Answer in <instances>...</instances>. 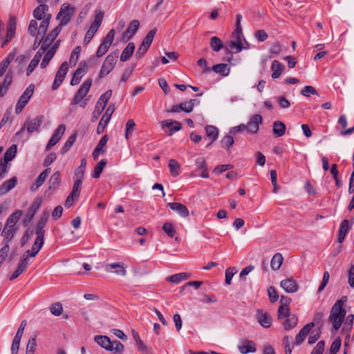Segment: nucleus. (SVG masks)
Segmentation results:
<instances>
[{"instance_id":"bb28decb","label":"nucleus","mask_w":354,"mask_h":354,"mask_svg":"<svg viewBox=\"0 0 354 354\" xmlns=\"http://www.w3.org/2000/svg\"><path fill=\"white\" fill-rule=\"evenodd\" d=\"M115 108L113 105H110L106 109L105 113L102 117L100 123L98 124V129L102 127V131L104 130V127L107 125L109 120H111V115L114 112Z\"/></svg>"},{"instance_id":"f03ea898","label":"nucleus","mask_w":354,"mask_h":354,"mask_svg":"<svg viewBox=\"0 0 354 354\" xmlns=\"http://www.w3.org/2000/svg\"><path fill=\"white\" fill-rule=\"evenodd\" d=\"M346 301V297H342L339 300L337 301L332 307L328 320L336 330L341 327L345 317L346 312L344 308V305Z\"/></svg>"},{"instance_id":"338daca9","label":"nucleus","mask_w":354,"mask_h":354,"mask_svg":"<svg viewBox=\"0 0 354 354\" xmlns=\"http://www.w3.org/2000/svg\"><path fill=\"white\" fill-rule=\"evenodd\" d=\"M115 36V32L113 29H111L106 35L102 43L105 44L108 46H111Z\"/></svg>"},{"instance_id":"72a5a7b5","label":"nucleus","mask_w":354,"mask_h":354,"mask_svg":"<svg viewBox=\"0 0 354 354\" xmlns=\"http://www.w3.org/2000/svg\"><path fill=\"white\" fill-rule=\"evenodd\" d=\"M284 66L279 61L274 60L271 66L272 75L271 77L273 79L279 77L282 72L283 71Z\"/></svg>"},{"instance_id":"603ef678","label":"nucleus","mask_w":354,"mask_h":354,"mask_svg":"<svg viewBox=\"0 0 354 354\" xmlns=\"http://www.w3.org/2000/svg\"><path fill=\"white\" fill-rule=\"evenodd\" d=\"M156 31V28L151 30L143 39L142 44L149 48L153 41Z\"/></svg>"},{"instance_id":"4d7b16f0","label":"nucleus","mask_w":354,"mask_h":354,"mask_svg":"<svg viewBox=\"0 0 354 354\" xmlns=\"http://www.w3.org/2000/svg\"><path fill=\"white\" fill-rule=\"evenodd\" d=\"M49 309L50 313L55 316H59L63 311L62 305L59 302L52 304Z\"/></svg>"},{"instance_id":"4be33fe9","label":"nucleus","mask_w":354,"mask_h":354,"mask_svg":"<svg viewBox=\"0 0 354 354\" xmlns=\"http://www.w3.org/2000/svg\"><path fill=\"white\" fill-rule=\"evenodd\" d=\"M167 206L173 211L176 212L180 216L187 218L189 215L188 209L180 203H169Z\"/></svg>"},{"instance_id":"9b49d317","label":"nucleus","mask_w":354,"mask_h":354,"mask_svg":"<svg viewBox=\"0 0 354 354\" xmlns=\"http://www.w3.org/2000/svg\"><path fill=\"white\" fill-rule=\"evenodd\" d=\"M256 318L258 323L263 328H268L272 325V319L271 316L263 310H257Z\"/></svg>"},{"instance_id":"aec40b11","label":"nucleus","mask_w":354,"mask_h":354,"mask_svg":"<svg viewBox=\"0 0 354 354\" xmlns=\"http://www.w3.org/2000/svg\"><path fill=\"white\" fill-rule=\"evenodd\" d=\"M353 225V222H351L350 221L347 219H344L340 224L339 232H338V238L337 241L339 243H342L351 228V226Z\"/></svg>"},{"instance_id":"f704fd0d","label":"nucleus","mask_w":354,"mask_h":354,"mask_svg":"<svg viewBox=\"0 0 354 354\" xmlns=\"http://www.w3.org/2000/svg\"><path fill=\"white\" fill-rule=\"evenodd\" d=\"M284 320L281 322L283 328L286 330H289L295 328L298 322V319L295 315H290L288 317L283 319Z\"/></svg>"},{"instance_id":"a19ab883","label":"nucleus","mask_w":354,"mask_h":354,"mask_svg":"<svg viewBox=\"0 0 354 354\" xmlns=\"http://www.w3.org/2000/svg\"><path fill=\"white\" fill-rule=\"evenodd\" d=\"M283 256L281 253H276L271 259L270 266L274 270H279L283 263Z\"/></svg>"},{"instance_id":"c9c22d12","label":"nucleus","mask_w":354,"mask_h":354,"mask_svg":"<svg viewBox=\"0 0 354 354\" xmlns=\"http://www.w3.org/2000/svg\"><path fill=\"white\" fill-rule=\"evenodd\" d=\"M241 36L242 35H234L236 39V41H232L229 44V46L230 48L234 50V53H239L242 49L248 48V46L247 47L243 46L241 38Z\"/></svg>"},{"instance_id":"4468645a","label":"nucleus","mask_w":354,"mask_h":354,"mask_svg":"<svg viewBox=\"0 0 354 354\" xmlns=\"http://www.w3.org/2000/svg\"><path fill=\"white\" fill-rule=\"evenodd\" d=\"M104 15V13L102 11H100L95 14L94 21L91 24L89 29L86 33L87 35L91 36L92 37L95 35L96 32L98 30L100 26H101Z\"/></svg>"},{"instance_id":"4c0bfd02","label":"nucleus","mask_w":354,"mask_h":354,"mask_svg":"<svg viewBox=\"0 0 354 354\" xmlns=\"http://www.w3.org/2000/svg\"><path fill=\"white\" fill-rule=\"evenodd\" d=\"M272 131L276 136H283L286 133V125L281 121H275L272 124Z\"/></svg>"},{"instance_id":"58836bf2","label":"nucleus","mask_w":354,"mask_h":354,"mask_svg":"<svg viewBox=\"0 0 354 354\" xmlns=\"http://www.w3.org/2000/svg\"><path fill=\"white\" fill-rule=\"evenodd\" d=\"M189 277V274L186 272H180L176 274H173L167 278V281L174 283H178L184 280H186Z\"/></svg>"},{"instance_id":"774afa93","label":"nucleus","mask_w":354,"mask_h":354,"mask_svg":"<svg viewBox=\"0 0 354 354\" xmlns=\"http://www.w3.org/2000/svg\"><path fill=\"white\" fill-rule=\"evenodd\" d=\"M301 93L306 97H309L310 94L317 95V91L312 86H305L301 90Z\"/></svg>"},{"instance_id":"a18cd8bd","label":"nucleus","mask_w":354,"mask_h":354,"mask_svg":"<svg viewBox=\"0 0 354 354\" xmlns=\"http://www.w3.org/2000/svg\"><path fill=\"white\" fill-rule=\"evenodd\" d=\"M168 166L169 168L170 173L173 176H177L179 175L180 165L176 160H169Z\"/></svg>"},{"instance_id":"7ed1b4c3","label":"nucleus","mask_w":354,"mask_h":354,"mask_svg":"<svg viewBox=\"0 0 354 354\" xmlns=\"http://www.w3.org/2000/svg\"><path fill=\"white\" fill-rule=\"evenodd\" d=\"M94 340L99 346L112 354H122L124 350V346L120 342H111L106 335H95Z\"/></svg>"},{"instance_id":"dca6fc26","label":"nucleus","mask_w":354,"mask_h":354,"mask_svg":"<svg viewBox=\"0 0 354 354\" xmlns=\"http://www.w3.org/2000/svg\"><path fill=\"white\" fill-rule=\"evenodd\" d=\"M109 138L107 135H104L101 138L96 147L92 153V156L95 160H96L99 156L104 154L106 152V144Z\"/></svg>"},{"instance_id":"b1692460","label":"nucleus","mask_w":354,"mask_h":354,"mask_svg":"<svg viewBox=\"0 0 354 354\" xmlns=\"http://www.w3.org/2000/svg\"><path fill=\"white\" fill-rule=\"evenodd\" d=\"M50 168H46L39 175L37 178L36 179L35 184H33L30 187L31 192H35L39 187H41L44 184V183L48 178L49 174L50 173Z\"/></svg>"},{"instance_id":"680f3d73","label":"nucleus","mask_w":354,"mask_h":354,"mask_svg":"<svg viewBox=\"0 0 354 354\" xmlns=\"http://www.w3.org/2000/svg\"><path fill=\"white\" fill-rule=\"evenodd\" d=\"M268 294L271 303H274L278 300L279 295L274 287L270 286L268 289Z\"/></svg>"},{"instance_id":"f257e3e1","label":"nucleus","mask_w":354,"mask_h":354,"mask_svg":"<svg viewBox=\"0 0 354 354\" xmlns=\"http://www.w3.org/2000/svg\"><path fill=\"white\" fill-rule=\"evenodd\" d=\"M22 215L21 210H17L11 214L7 218L4 227L1 232V236L3 237V245H9V243L14 237L17 231V223Z\"/></svg>"},{"instance_id":"9d476101","label":"nucleus","mask_w":354,"mask_h":354,"mask_svg":"<svg viewBox=\"0 0 354 354\" xmlns=\"http://www.w3.org/2000/svg\"><path fill=\"white\" fill-rule=\"evenodd\" d=\"M44 120V116L39 115L37 116L30 121H28L20 129V132L24 131L25 127L26 126L27 131L29 133H33L39 130L41 124H42Z\"/></svg>"},{"instance_id":"37998d69","label":"nucleus","mask_w":354,"mask_h":354,"mask_svg":"<svg viewBox=\"0 0 354 354\" xmlns=\"http://www.w3.org/2000/svg\"><path fill=\"white\" fill-rule=\"evenodd\" d=\"M17 153V145H11L5 152L3 161L8 163L9 161H11Z\"/></svg>"},{"instance_id":"49530a36","label":"nucleus","mask_w":354,"mask_h":354,"mask_svg":"<svg viewBox=\"0 0 354 354\" xmlns=\"http://www.w3.org/2000/svg\"><path fill=\"white\" fill-rule=\"evenodd\" d=\"M106 164L107 161L105 159L101 160L94 168L92 174L93 178H98Z\"/></svg>"},{"instance_id":"7c9ffc66","label":"nucleus","mask_w":354,"mask_h":354,"mask_svg":"<svg viewBox=\"0 0 354 354\" xmlns=\"http://www.w3.org/2000/svg\"><path fill=\"white\" fill-rule=\"evenodd\" d=\"M12 82V73L9 72L6 74L3 82L0 84V97H3L7 93Z\"/></svg>"},{"instance_id":"6e6552de","label":"nucleus","mask_w":354,"mask_h":354,"mask_svg":"<svg viewBox=\"0 0 354 354\" xmlns=\"http://www.w3.org/2000/svg\"><path fill=\"white\" fill-rule=\"evenodd\" d=\"M112 95V91L108 90L102 94L97 102L95 110L93 111V116L97 118L104 111L108 101Z\"/></svg>"},{"instance_id":"39448f33","label":"nucleus","mask_w":354,"mask_h":354,"mask_svg":"<svg viewBox=\"0 0 354 354\" xmlns=\"http://www.w3.org/2000/svg\"><path fill=\"white\" fill-rule=\"evenodd\" d=\"M76 9L68 3H64L59 10L57 15V19H60V22L58 26H61V28L63 26H66L71 21L73 17L75 15Z\"/></svg>"},{"instance_id":"423d86ee","label":"nucleus","mask_w":354,"mask_h":354,"mask_svg":"<svg viewBox=\"0 0 354 354\" xmlns=\"http://www.w3.org/2000/svg\"><path fill=\"white\" fill-rule=\"evenodd\" d=\"M118 52L115 51L111 53H110L105 59V60L103 62V64L101 67L99 77L102 78L107 75L109 73H111L113 68H115V66L116 64V62L118 61Z\"/></svg>"},{"instance_id":"20e7f679","label":"nucleus","mask_w":354,"mask_h":354,"mask_svg":"<svg viewBox=\"0 0 354 354\" xmlns=\"http://www.w3.org/2000/svg\"><path fill=\"white\" fill-rule=\"evenodd\" d=\"M91 84L92 80L88 79L81 85L71 102L72 105L80 104V106L83 108L86 106V100L84 101H83V100L88 94Z\"/></svg>"},{"instance_id":"69168bd1","label":"nucleus","mask_w":354,"mask_h":354,"mask_svg":"<svg viewBox=\"0 0 354 354\" xmlns=\"http://www.w3.org/2000/svg\"><path fill=\"white\" fill-rule=\"evenodd\" d=\"M162 230L170 237H173L176 233V230L169 223H165L162 226Z\"/></svg>"},{"instance_id":"2f4dec72","label":"nucleus","mask_w":354,"mask_h":354,"mask_svg":"<svg viewBox=\"0 0 354 354\" xmlns=\"http://www.w3.org/2000/svg\"><path fill=\"white\" fill-rule=\"evenodd\" d=\"M61 183L60 174L59 171L55 172L50 178L48 181V190H51L53 192L57 190Z\"/></svg>"},{"instance_id":"de8ad7c7","label":"nucleus","mask_w":354,"mask_h":354,"mask_svg":"<svg viewBox=\"0 0 354 354\" xmlns=\"http://www.w3.org/2000/svg\"><path fill=\"white\" fill-rule=\"evenodd\" d=\"M77 138V133H74L73 135H71L68 139L66 140L64 146L62 147L61 149L62 153H66L73 145Z\"/></svg>"},{"instance_id":"052dcab7","label":"nucleus","mask_w":354,"mask_h":354,"mask_svg":"<svg viewBox=\"0 0 354 354\" xmlns=\"http://www.w3.org/2000/svg\"><path fill=\"white\" fill-rule=\"evenodd\" d=\"M37 347L36 337L29 339L26 346V354H34Z\"/></svg>"},{"instance_id":"0eeeda50","label":"nucleus","mask_w":354,"mask_h":354,"mask_svg":"<svg viewBox=\"0 0 354 354\" xmlns=\"http://www.w3.org/2000/svg\"><path fill=\"white\" fill-rule=\"evenodd\" d=\"M35 86L30 84L20 96L15 107V113L19 114L33 95Z\"/></svg>"},{"instance_id":"6ab92c4d","label":"nucleus","mask_w":354,"mask_h":354,"mask_svg":"<svg viewBox=\"0 0 354 354\" xmlns=\"http://www.w3.org/2000/svg\"><path fill=\"white\" fill-rule=\"evenodd\" d=\"M262 122L261 115L257 114L253 115L245 125L246 131L249 133H256L259 130V124Z\"/></svg>"},{"instance_id":"393cba45","label":"nucleus","mask_w":354,"mask_h":354,"mask_svg":"<svg viewBox=\"0 0 354 354\" xmlns=\"http://www.w3.org/2000/svg\"><path fill=\"white\" fill-rule=\"evenodd\" d=\"M16 55V49L11 51L7 57L0 63V77H2L8 69L11 62L14 59Z\"/></svg>"},{"instance_id":"a211bd4d","label":"nucleus","mask_w":354,"mask_h":354,"mask_svg":"<svg viewBox=\"0 0 354 354\" xmlns=\"http://www.w3.org/2000/svg\"><path fill=\"white\" fill-rule=\"evenodd\" d=\"M281 287L288 293L296 292L298 290V284L292 278H287L280 283Z\"/></svg>"},{"instance_id":"c756f323","label":"nucleus","mask_w":354,"mask_h":354,"mask_svg":"<svg viewBox=\"0 0 354 354\" xmlns=\"http://www.w3.org/2000/svg\"><path fill=\"white\" fill-rule=\"evenodd\" d=\"M196 165L197 169L201 171L200 174V176L203 178H209V172L207 170V165L206 161L203 158H198L196 160Z\"/></svg>"},{"instance_id":"8fccbe9b","label":"nucleus","mask_w":354,"mask_h":354,"mask_svg":"<svg viewBox=\"0 0 354 354\" xmlns=\"http://www.w3.org/2000/svg\"><path fill=\"white\" fill-rule=\"evenodd\" d=\"M136 127V123L133 120H129L125 126V137L128 140L130 137H131L132 133L134 131Z\"/></svg>"},{"instance_id":"473e14b6","label":"nucleus","mask_w":354,"mask_h":354,"mask_svg":"<svg viewBox=\"0 0 354 354\" xmlns=\"http://www.w3.org/2000/svg\"><path fill=\"white\" fill-rule=\"evenodd\" d=\"M135 50V44L133 42H130L127 44L125 48L123 50L121 55H120V61L126 62L129 60L132 56L133 52Z\"/></svg>"},{"instance_id":"bf43d9fd","label":"nucleus","mask_w":354,"mask_h":354,"mask_svg":"<svg viewBox=\"0 0 354 354\" xmlns=\"http://www.w3.org/2000/svg\"><path fill=\"white\" fill-rule=\"evenodd\" d=\"M242 18L243 17L241 14H237L236 15V28L233 32V35H242V27L241 25Z\"/></svg>"},{"instance_id":"e433bc0d","label":"nucleus","mask_w":354,"mask_h":354,"mask_svg":"<svg viewBox=\"0 0 354 354\" xmlns=\"http://www.w3.org/2000/svg\"><path fill=\"white\" fill-rule=\"evenodd\" d=\"M30 250H26L22 255L17 265V269L24 272L29 265Z\"/></svg>"},{"instance_id":"09e8293b","label":"nucleus","mask_w":354,"mask_h":354,"mask_svg":"<svg viewBox=\"0 0 354 354\" xmlns=\"http://www.w3.org/2000/svg\"><path fill=\"white\" fill-rule=\"evenodd\" d=\"M210 46L213 50L218 52L223 48V44L221 39L218 37H212L210 39Z\"/></svg>"},{"instance_id":"79ce46f5","label":"nucleus","mask_w":354,"mask_h":354,"mask_svg":"<svg viewBox=\"0 0 354 354\" xmlns=\"http://www.w3.org/2000/svg\"><path fill=\"white\" fill-rule=\"evenodd\" d=\"M50 19L51 16H48V18L44 19V20H42V21L40 24L38 32L37 35L40 36L41 37V39H44V37L47 32Z\"/></svg>"},{"instance_id":"0e129e2a","label":"nucleus","mask_w":354,"mask_h":354,"mask_svg":"<svg viewBox=\"0 0 354 354\" xmlns=\"http://www.w3.org/2000/svg\"><path fill=\"white\" fill-rule=\"evenodd\" d=\"M233 167V165H230V164H227V165H218L217 167H216L214 169H213V173L215 174V175H219L220 174L223 173V171H225L228 169H230Z\"/></svg>"},{"instance_id":"e2e57ef3","label":"nucleus","mask_w":354,"mask_h":354,"mask_svg":"<svg viewBox=\"0 0 354 354\" xmlns=\"http://www.w3.org/2000/svg\"><path fill=\"white\" fill-rule=\"evenodd\" d=\"M221 142L223 147L229 148L234 142V138L230 135H226L221 139Z\"/></svg>"},{"instance_id":"5701e85b","label":"nucleus","mask_w":354,"mask_h":354,"mask_svg":"<svg viewBox=\"0 0 354 354\" xmlns=\"http://www.w3.org/2000/svg\"><path fill=\"white\" fill-rule=\"evenodd\" d=\"M17 183V177L14 176L10 179L6 180L0 185V196L6 194L12 189Z\"/></svg>"},{"instance_id":"c85d7f7f","label":"nucleus","mask_w":354,"mask_h":354,"mask_svg":"<svg viewBox=\"0 0 354 354\" xmlns=\"http://www.w3.org/2000/svg\"><path fill=\"white\" fill-rule=\"evenodd\" d=\"M44 243V237L37 236L35 241L32 246V248L30 250L29 256L30 257H35L42 248Z\"/></svg>"},{"instance_id":"cd10ccee","label":"nucleus","mask_w":354,"mask_h":354,"mask_svg":"<svg viewBox=\"0 0 354 354\" xmlns=\"http://www.w3.org/2000/svg\"><path fill=\"white\" fill-rule=\"evenodd\" d=\"M140 26V22L138 20H133L127 30L123 33V38L129 40L131 39L137 32Z\"/></svg>"},{"instance_id":"f3484780","label":"nucleus","mask_w":354,"mask_h":354,"mask_svg":"<svg viewBox=\"0 0 354 354\" xmlns=\"http://www.w3.org/2000/svg\"><path fill=\"white\" fill-rule=\"evenodd\" d=\"M238 349L241 354L254 353L257 351L256 344L251 340L245 339L239 343Z\"/></svg>"},{"instance_id":"6e6d98bb","label":"nucleus","mask_w":354,"mask_h":354,"mask_svg":"<svg viewBox=\"0 0 354 354\" xmlns=\"http://www.w3.org/2000/svg\"><path fill=\"white\" fill-rule=\"evenodd\" d=\"M289 306H279L278 309V319L282 320L290 316Z\"/></svg>"},{"instance_id":"3c124183","label":"nucleus","mask_w":354,"mask_h":354,"mask_svg":"<svg viewBox=\"0 0 354 354\" xmlns=\"http://www.w3.org/2000/svg\"><path fill=\"white\" fill-rule=\"evenodd\" d=\"M82 181L81 180H76L73 186L72 191L70 193L71 198H75L77 200L79 197V192L82 187Z\"/></svg>"},{"instance_id":"2eb2a0df","label":"nucleus","mask_w":354,"mask_h":354,"mask_svg":"<svg viewBox=\"0 0 354 354\" xmlns=\"http://www.w3.org/2000/svg\"><path fill=\"white\" fill-rule=\"evenodd\" d=\"M41 204V199L37 198L35 200L30 207L28 209L27 212L26 218L24 221V226L28 225V224L31 221V220L35 216L36 212L39 209Z\"/></svg>"},{"instance_id":"412c9836","label":"nucleus","mask_w":354,"mask_h":354,"mask_svg":"<svg viewBox=\"0 0 354 354\" xmlns=\"http://www.w3.org/2000/svg\"><path fill=\"white\" fill-rule=\"evenodd\" d=\"M48 6L46 4L41 3L33 11V16L37 20H44L48 18V16H51L48 13Z\"/></svg>"},{"instance_id":"ea45409f","label":"nucleus","mask_w":354,"mask_h":354,"mask_svg":"<svg viewBox=\"0 0 354 354\" xmlns=\"http://www.w3.org/2000/svg\"><path fill=\"white\" fill-rule=\"evenodd\" d=\"M205 133L207 137L211 140V143H213L216 140H217L218 136V129L212 125H208L205 127Z\"/></svg>"},{"instance_id":"f8f14e48","label":"nucleus","mask_w":354,"mask_h":354,"mask_svg":"<svg viewBox=\"0 0 354 354\" xmlns=\"http://www.w3.org/2000/svg\"><path fill=\"white\" fill-rule=\"evenodd\" d=\"M313 327H314L313 323H308L304 326L295 336V341L292 342V347L299 346L303 343Z\"/></svg>"},{"instance_id":"c03bdc74","label":"nucleus","mask_w":354,"mask_h":354,"mask_svg":"<svg viewBox=\"0 0 354 354\" xmlns=\"http://www.w3.org/2000/svg\"><path fill=\"white\" fill-rule=\"evenodd\" d=\"M212 70L223 76H227L230 73V68L226 64H218L213 66Z\"/></svg>"},{"instance_id":"5fc2aeb1","label":"nucleus","mask_w":354,"mask_h":354,"mask_svg":"<svg viewBox=\"0 0 354 354\" xmlns=\"http://www.w3.org/2000/svg\"><path fill=\"white\" fill-rule=\"evenodd\" d=\"M68 63L66 62H64L62 64V65L60 66L55 76L57 77L58 78L64 80L65 78V76L68 72Z\"/></svg>"},{"instance_id":"864d4df0","label":"nucleus","mask_w":354,"mask_h":354,"mask_svg":"<svg viewBox=\"0 0 354 354\" xmlns=\"http://www.w3.org/2000/svg\"><path fill=\"white\" fill-rule=\"evenodd\" d=\"M61 26H57L47 35L44 39H46L48 43H50L52 44V43L61 32Z\"/></svg>"},{"instance_id":"1a4fd4ad","label":"nucleus","mask_w":354,"mask_h":354,"mask_svg":"<svg viewBox=\"0 0 354 354\" xmlns=\"http://www.w3.org/2000/svg\"><path fill=\"white\" fill-rule=\"evenodd\" d=\"M66 130V127L64 124H59L58 127L55 129L50 139L49 140L46 149L47 151L50 150L53 147H54L61 139L63 136L64 131Z\"/></svg>"},{"instance_id":"ddd939ff","label":"nucleus","mask_w":354,"mask_h":354,"mask_svg":"<svg viewBox=\"0 0 354 354\" xmlns=\"http://www.w3.org/2000/svg\"><path fill=\"white\" fill-rule=\"evenodd\" d=\"M17 26V19L14 16H10L7 27V32L2 47L5 46L14 37Z\"/></svg>"},{"instance_id":"13d9d810","label":"nucleus","mask_w":354,"mask_h":354,"mask_svg":"<svg viewBox=\"0 0 354 354\" xmlns=\"http://www.w3.org/2000/svg\"><path fill=\"white\" fill-rule=\"evenodd\" d=\"M194 102H196V100L192 99L187 102H183L180 104V108L182 111L186 113H190L192 111L194 108Z\"/></svg>"},{"instance_id":"a878e982","label":"nucleus","mask_w":354,"mask_h":354,"mask_svg":"<svg viewBox=\"0 0 354 354\" xmlns=\"http://www.w3.org/2000/svg\"><path fill=\"white\" fill-rule=\"evenodd\" d=\"M111 269H115L113 272L118 275L124 277L127 274V270L123 263H112L106 265V272H112Z\"/></svg>"}]
</instances>
